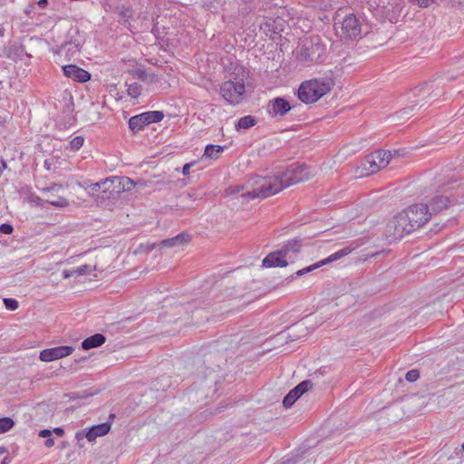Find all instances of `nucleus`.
<instances>
[{
	"mask_svg": "<svg viewBox=\"0 0 464 464\" xmlns=\"http://www.w3.org/2000/svg\"><path fill=\"white\" fill-rule=\"evenodd\" d=\"M47 4H48V0H39L38 1V5L41 8H45L47 6Z\"/></svg>",
	"mask_w": 464,
	"mask_h": 464,
	"instance_id": "obj_56",
	"label": "nucleus"
},
{
	"mask_svg": "<svg viewBox=\"0 0 464 464\" xmlns=\"http://www.w3.org/2000/svg\"><path fill=\"white\" fill-rule=\"evenodd\" d=\"M284 20L271 17H265L264 21L260 23V30H262L266 36H269L272 40H276L280 37V33L283 31Z\"/></svg>",
	"mask_w": 464,
	"mask_h": 464,
	"instance_id": "obj_14",
	"label": "nucleus"
},
{
	"mask_svg": "<svg viewBox=\"0 0 464 464\" xmlns=\"http://www.w3.org/2000/svg\"><path fill=\"white\" fill-rule=\"evenodd\" d=\"M115 417L114 414H110L109 419H113Z\"/></svg>",
	"mask_w": 464,
	"mask_h": 464,
	"instance_id": "obj_60",
	"label": "nucleus"
},
{
	"mask_svg": "<svg viewBox=\"0 0 464 464\" xmlns=\"http://www.w3.org/2000/svg\"><path fill=\"white\" fill-rule=\"evenodd\" d=\"M244 186H235L227 188L225 192L227 195H236L240 193V197L244 199V201L248 202L251 198H247L246 197L244 196V194L252 191L253 189L247 190L246 192L244 191Z\"/></svg>",
	"mask_w": 464,
	"mask_h": 464,
	"instance_id": "obj_31",
	"label": "nucleus"
},
{
	"mask_svg": "<svg viewBox=\"0 0 464 464\" xmlns=\"http://www.w3.org/2000/svg\"><path fill=\"white\" fill-rule=\"evenodd\" d=\"M45 202L56 208H65L69 206V201L61 196L54 197L52 195V197L46 199Z\"/></svg>",
	"mask_w": 464,
	"mask_h": 464,
	"instance_id": "obj_30",
	"label": "nucleus"
},
{
	"mask_svg": "<svg viewBox=\"0 0 464 464\" xmlns=\"http://www.w3.org/2000/svg\"><path fill=\"white\" fill-rule=\"evenodd\" d=\"M313 382L310 380H305L301 382L298 385L295 387V390L298 391V393L303 395L304 392L312 389Z\"/></svg>",
	"mask_w": 464,
	"mask_h": 464,
	"instance_id": "obj_36",
	"label": "nucleus"
},
{
	"mask_svg": "<svg viewBox=\"0 0 464 464\" xmlns=\"http://www.w3.org/2000/svg\"><path fill=\"white\" fill-rule=\"evenodd\" d=\"M29 201L38 207H43L44 203L45 202V200H44L43 198H41L39 196H37L35 194H31L29 196Z\"/></svg>",
	"mask_w": 464,
	"mask_h": 464,
	"instance_id": "obj_45",
	"label": "nucleus"
},
{
	"mask_svg": "<svg viewBox=\"0 0 464 464\" xmlns=\"http://www.w3.org/2000/svg\"><path fill=\"white\" fill-rule=\"evenodd\" d=\"M14 231V227L11 224L4 223L0 225V232L5 235H10Z\"/></svg>",
	"mask_w": 464,
	"mask_h": 464,
	"instance_id": "obj_46",
	"label": "nucleus"
},
{
	"mask_svg": "<svg viewBox=\"0 0 464 464\" xmlns=\"http://www.w3.org/2000/svg\"><path fill=\"white\" fill-rule=\"evenodd\" d=\"M461 447H462V450H463V451H464V442L462 443V446H461Z\"/></svg>",
	"mask_w": 464,
	"mask_h": 464,
	"instance_id": "obj_61",
	"label": "nucleus"
},
{
	"mask_svg": "<svg viewBox=\"0 0 464 464\" xmlns=\"http://www.w3.org/2000/svg\"><path fill=\"white\" fill-rule=\"evenodd\" d=\"M194 165V162L187 163L182 168V174L184 176H188L189 174V169L190 167Z\"/></svg>",
	"mask_w": 464,
	"mask_h": 464,
	"instance_id": "obj_51",
	"label": "nucleus"
},
{
	"mask_svg": "<svg viewBox=\"0 0 464 464\" xmlns=\"http://www.w3.org/2000/svg\"><path fill=\"white\" fill-rule=\"evenodd\" d=\"M24 12H25V14H30V12H31V9L26 8V9L24 10Z\"/></svg>",
	"mask_w": 464,
	"mask_h": 464,
	"instance_id": "obj_59",
	"label": "nucleus"
},
{
	"mask_svg": "<svg viewBox=\"0 0 464 464\" xmlns=\"http://www.w3.org/2000/svg\"><path fill=\"white\" fill-rule=\"evenodd\" d=\"M61 189H63V185L60 183H53L49 187H45L42 188L43 192H59Z\"/></svg>",
	"mask_w": 464,
	"mask_h": 464,
	"instance_id": "obj_44",
	"label": "nucleus"
},
{
	"mask_svg": "<svg viewBox=\"0 0 464 464\" xmlns=\"http://www.w3.org/2000/svg\"><path fill=\"white\" fill-rule=\"evenodd\" d=\"M119 9H120L119 15L121 18H124V19L128 20L129 18L131 17L132 10H131L130 7H126L124 5H121V7H119Z\"/></svg>",
	"mask_w": 464,
	"mask_h": 464,
	"instance_id": "obj_41",
	"label": "nucleus"
},
{
	"mask_svg": "<svg viewBox=\"0 0 464 464\" xmlns=\"http://www.w3.org/2000/svg\"><path fill=\"white\" fill-rule=\"evenodd\" d=\"M84 143V138L82 136H76L71 140L70 148L72 150L76 151L80 150Z\"/></svg>",
	"mask_w": 464,
	"mask_h": 464,
	"instance_id": "obj_37",
	"label": "nucleus"
},
{
	"mask_svg": "<svg viewBox=\"0 0 464 464\" xmlns=\"http://www.w3.org/2000/svg\"><path fill=\"white\" fill-rule=\"evenodd\" d=\"M257 121L255 116L246 115L240 118L237 123L235 124V128L237 130H248L249 128L255 126Z\"/></svg>",
	"mask_w": 464,
	"mask_h": 464,
	"instance_id": "obj_27",
	"label": "nucleus"
},
{
	"mask_svg": "<svg viewBox=\"0 0 464 464\" xmlns=\"http://www.w3.org/2000/svg\"><path fill=\"white\" fill-rule=\"evenodd\" d=\"M73 270H74V274L82 276V275H85L89 272L90 266L87 265H83V266H81Z\"/></svg>",
	"mask_w": 464,
	"mask_h": 464,
	"instance_id": "obj_48",
	"label": "nucleus"
},
{
	"mask_svg": "<svg viewBox=\"0 0 464 464\" xmlns=\"http://www.w3.org/2000/svg\"><path fill=\"white\" fill-rule=\"evenodd\" d=\"M5 306L7 310L14 311L18 308V302L13 298H4Z\"/></svg>",
	"mask_w": 464,
	"mask_h": 464,
	"instance_id": "obj_39",
	"label": "nucleus"
},
{
	"mask_svg": "<svg viewBox=\"0 0 464 464\" xmlns=\"http://www.w3.org/2000/svg\"><path fill=\"white\" fill-rule=\"evenodd\" d=\"M303 246V240L301 238L295 237L294 239L288 240L280 250L283 252L285 257H291L292 255H296L300 252Z\"/></svg>",
	"mask_w": 464,
	"mask_h": 464,
	"instance_id": "obj_20",
	"label": "nucleus"
},
{
	"mask_svg": "<svg viewBox=\"0 0 464 464\" xmlns=\"http://www.w3.org/2000/svg\"><path fill=\"white\" fill-rule=\"evenodd\" d=\"M310 172L305 164L294 163L283 172L273 176L256 177L252 191L244 194L247 198H266L284 188L308 179Z\"/></svg>",
	"mask_w": 464,
	"mask_h": 464,
	"instance_id": "obj_1",
	"label": "nucleus"
},
{
	"mask_svg": "<svg viewBox=\"0 0 464 464\" xmlns=\"http://www.w3.org/2000/svg\"><path fill=\"white\" fill-rule=\"evenodd\" d=\"M302 395L295 388L292 389L283 399V406L290 408Z\"/></svg>",
	"mask_w": 464,
	"mask_h": 464,
	"instance_id": "obj_29",
	"label": "nucleus"
},
{
	"mask_svg": "<svg viewBox=\"0 0 464 464\" xmlns=\"http://www.w3.org/2000/svg\"><path fill=\"white\" fill-rule=\"evenodd\" d=\"M425 202L431 215L440 214L457 205L464 204V185L453 175L444 179H438L431 188L430 195L426 196Z\"/></svg>",
	"mask_w": 464,
	"mask_h": 464,
	"instance_id": "obj_2",
	"label": "nucleus"
},
{
	"mask_svg": "<svg viewBox=\"0 0 464 464\" xmlns=\"http://www.w3.org/2000/svg\"><path fill=\"white\" fill-rule=\"evenodd\" d=\"M224 151V147L220 145L208 144L204 150V157L208 159H218L219 154Z\"/></svg>",
	"mask_w": 464,
	"mask_h": 464,
	"instance_id": "obj_28",
	"label": "nucleus"
},
{
	"mask_svg": "<svg viewBox=\"0 0 464 464\" xmlns=\"http://www.w3.org/2000/svg\"><path fill=\"white\" fill-rule=\"evenodd\" d=\"M401 212L391 218L385 226L384 235L390 242L401 239L404 236L412 232Z\"/></svg>",
	"mask_w": 464,
	"mask_h": 464,
	"instance_id": "obj_8",
	"label": "nucleus"
},
{
	"mask_svg": "<svg viewBox=\"0 0 464 464\" xmlns=\"http://www.w3.org/2000/svg\"><path fill=\"white\" fill-rule=\"evenodd\" d=\"M14 426V421L10 417L0 418V434L9 431Z\"/></svg>",
	"mask_w": 464,
	"mask_h": 464,
	"instance_id": "obj_32",
	"label": "nucleus"
},
{
	"mask_svg": "<svg viewBox=\"0 0 464 464\" xmlns=\"http://www.w3.org/2000/svg\"><path fill=\"white\" fill-rule=\"evenodd\" d=\"M57 436L62 437L64 434V430L61 427L54 428L53 430Z\"/></svg>",
	"mask_w": 464,
	"mask_h": 464,
	"instance_id": "obj_53",
	"label": "nucleus"
},
{
	"mask_svg": "<svg viewBox=\"0 0 464 464\" xmlns=\"http://www.w3.org/2000/svg\"><path fill=\"white\" fill-rule=\"evenodd\" d=\"M112 192L108 185H103L102 189L99 194L96 195V203L98 206H107L109 202L115 201L116 199H112Z\"/></svg>",
	"mask_w": 464,
	"mask_h": 464,
	"instance_id": "obj_25",
	"label": "nucleus"
},
{
	"mask_svg": "<svg viewBox=\"0 0 464 464\" xmlns=\"http://www.w3.org/2000/svg\"><path fill=\"white\" fill-rule=\"evenodd\" d=\"M420 377V372L418 370H411L409 371L406 375H405V379L410 382H413L415 381H417Z\"/></svg>",
	"mask_w": 464,
	"mask_h": 464,
	"instance_id": "obj_43",
	"label": "nucleus"
},
{
	"mask_svg": "<svg viewBox=\"0 0 464 464\" xmlns=\"http://www.w3.org/2000/svg\"><path fill=\"white\" fill-rule=\"evenodd\" d=\"M105 342L106 337L102 334H95L84 339L82 342L81 346L83 350H90L102 345Z\"/></svg>",
	"mask_w": 464,
	"mask_h": 464,
	"instance_id": "obj_22",
	"label": "nucleus"
},
{
	"mask_svg": "<svg viewBox=\"0 0 464 464\" xmlns=\"http://www.w3.org/2000/svg\"><path fill=\"white\" fill-rule=\"evenodd\" d=\"M392 159L390 150H377L368 155L362 167L367 171V174H372L379 171L381 169L385 168Z\"/></svg>",
	"mask_w": 464,
	"mask_h": 464,
	"instance_id": "obj_10",
	"label": "nucleus"
},
{
	"mask_svg": "<svg viewBox=\"0 0 464 464\" xmlns=\"http://www.w3.org/2000/svg\"><path fill=\"white\" fill-rule=\"evenodd\" d=\"M189 239H190V237H189V236L188 234L181 233V234H179L176 237L161 240L159 243V246L160 247L170 248V247L181 246L184 243L188 242Z\"/></svg>",
	"mask_w": 464,
	"mask_h": 464,
	"instance_id": "obj_21",
	"label": "nucleus"
},
{
	"mask_svg": "<svg viewBox=\"0 0 464 464\" xmlns=\"http://www.w3.org/2000/svg\"><path fill=\"white\" fill-rule=\"evenodd\" d=\"M5 52L7 57L13 60L21 59L24 55L29 56L24 46L22 44H11L6 48Z\"/></svg>",
	"mask_w": 464,
	"mask_h": 464,
	"instance_id": "obj_24",
	"label": "nucleus"
},
{
	"mask_svg": "<svg viewBox=\"0 0 464 464\" xmlns=\"http://www.w3.org/2000/svg\"><path fill=\"white\" fill-rule=\"evenodd\" d=\"M334 28L341 37L347 39L356 40L361 38L363 34H368V30L363 28L362 22L353 14L345 15L341 22H335Z\"/></svg>",
	"mask_w": 464,
	"mask_h": 464,
	"instance_id": "obj_6",
	"label": "nucleus"
},
{
	"mask_svg": "<svg viewBox=\"0 0 464 464\" xmlns=\"http://www.w3.org/2000/svg\"><path fill=\"white\" fill-rule=\"evenodd\" d=\"M326 48L319 36H312L302 42L297 52V58L305 63H321L325 55Z\"/></svg>",
	"mask_w": 464,
	"mask_h": 464,
	"instance_id": "obj_5",
	"label": "nucleus"
},
{
	"mask_svg": "<svg viewBox=\"0 0 464 464\" xmlns=\"http://www.w3.org/2000/svg\"><path fill=\"white\" fill-rule=\"evenodd\" d=\"M220 93L229 104H237L245 93V84L243 82L227 81L220 86Z\"/></svg>",
	"mask_w": 464,
	"mask_h": 464,
	"instance_id": "obj_12",
	"label": "nucleus"
},
{
	"mask_svg": "<svg viewBox=\"0 0 464 464\" xmlns=\"http://www.w3.org/2000/svg\"><path fill=\"white\" fill-rule=\"evenodd\" d=\"M52 433L53 431L48 430V429H44V430H42L40 432H39V436L42 437V438H49L52 436Z\"/></svg>",
	"mask_w": 464,
	"mask_h": 464,
	"instance_id": "obj_50",
	"label": "nucleus"
},
{
	"mask_svg": "<svg viewBox=\"0 0 464 464\" xmlns=\"http://www.w3.org/2000/svg\"><path fill=\"white\" fill-rule=\"evenodd\" d=\"M63 71L66 77L79 82H86L91 79L89 72L75 64L64 65L63 66Z\"/></svg>",
	"mask_w": 464,
	"mask_h": 464,
	"instance_id": "obj_18",
	"label": "nucleus"
},
{
	"mask_svg": "<svg viewBox=\"0 0 464 464\" xmlns=\"http://www.w3.org/2000/svg\"><path fill=\"white\" fill-rule=\"evenodd\" d=\"M142 87L138 82H132L128 85L127 92L131 98H138L141 93Z\"/></svg>",
	"mask_w": 464,
	"mask_h": 464,
	"instance_id": "obj_33",
	"label": "nucleus"
},
{
	"mask_svg": "<svg viewBox=\"0 0 464 464\" xmlns=\"http://www.w3.org/2000/svg\"><path fill=\"white\" fill-rule=\"evenodd\" d=\"M155 247V244H147L145 246L140 245V248L142 252H150Z\"/></svg>",
	"mask_w": 464,
	"mask_h": 464,
	"instance_id": "obj_49",
	"label": "nucleus"
},
{
	"mask_svg": "<svg viewBox=\"0 0 464 464\" xmlns=\"http://www.w3.org/2000/svg\"><path fill=\"white\" fill-rule=\"evenodd\" d=\"M102 184L108 185V187L111 188V191L112 192V199H118L121 193L124 192L123 189H121V177L107 178L103 179Z\"/></svg>",
	"mask_w": 464,
	"mask_h": 464,
	"instance_id": "obj_23",
	"label": "nucleus"
},
{
	"mask_svg": "<svg viewBox=\"0 0 464 464\" xmlns=\"http://www.w3.org/2000/svg\"><path fill=\"white\" fill-rule=\"evenodd\" d=\"M111 428L109 421L98 425L92 426L87 431L81 430L75 435V438L80 440L86 438L89 441H93L96 438L106 435Z\"/></svg>",
	"mask_w": 464,
	"mask_h": 464,
	"instance_id": "obj_15",
	"label": "nucleus"
},
{
	"mask_svg": "<svg viewBox=\"0 0 464 464\" xmlns=\"http://www.w3.org/2000/svg\"><path fill=\"white\" fill-rule=\"evenodd\" d=\"M442 93V90L439 86H435L433 82H425L416 86L409 93L410 104L396 112L395 117L398 120L408 119L417 107L420 109L431 101L437 100Z\"/></svg>",
	"mask_w": 464,
	"mask_h": 464,
	"instance_id": "obj_3",
	"label": "nucleus"
},
{
	"mask_svg": "<svg viewBox=\"0 0 464 464\" xmlns=\"http://www.w3.org/2000/svg\"><path fill=\"white\" fill-rule=\"evenodd\" d=\"M334 85V82L331 78H320L305 81L299 86L297 90V97L305 104L314 103L328 93Z\"/></svg>",
	"mask_w": 464,
	"mask_h": 464,
	"instance_id": "obj_4",
	"label": "nucleus"
},
{
	"mask_svg": "<svg viewBox=\"0 0 464 464\" xmlns=\"http://www.w3.org/2000/svg\"><path fill=\"white\" fill-rule=\"evenodd\" d=\"M353 250V247L351 246H345L340 250H338L337 252L330 255L327 258L325 259H323L314 265H311L309 266H306L303 269H300L298 270L297 272H295V274H293L292 276H290L287 280H293L294 278H295V276H302L307 273H310L312 271H314V269H317L326 264H329V263H332L334 261H336L345 256H347L348 254H350L352 251Z\"/></svg>",
	"mask_w": 464,
	"mask_h": 464,
	"instance_id": "obj_13",
	"label": "nucleus"
},
{
	"mask_svg": "<svg viewBox=\"0 0 464 464\" xmlns=\"http://www.w3.org/2000/svg\"><path fill=\"white\" fill-rule=\"evenodd\" d=\"M403 0H388V4L385 5L384 2L382 5L378 4L379 6L383 8V14H389L392 13L401 12L402 7Z\"/></svg>",
	"mask_w": 464,
	"mask_h": 464,
	"instance_id": "obj_26",
	"label": "nucleus"
},
{
	"mask_svg": "<svg viewBox=\"0 0 464 464\" xmlns=\"http://www.w3.org/2000/svg\"><path fill=\"white\" fill-rule=\"evenodd\" d=\"M63 275L64 278H69V277H71L72 276L74 275V270H72V271H70V270H63Z\"/></svg>",
	"mask_w": 464,
	"mask_h": 464,
	"instance_id": "obj_55",
	"label": "nucleus"
},
{
	"mask_svg": "<svg viewBox=\"0 0 464 464\" xmlns=\"http://www.w3.org/2000/svg\"><path fill=\"white\" fill-rule=\"evenodd\" d=\"M164 118L160 111H150L135 116L129 120V128L133 133L141 130L145 126L150 123L160 122Z\"/></svg>",
	"mask_w": 464,
	"mask_h": 464,
	"instance_id": "obj_11",
	"label": "nucleus"
},
{
	"mask_svg": "<svg viewBox=\"0 0 464 464\" xmlns=\"http://www.w3.org/2000/svg\"><path fill=\"white\" fill-rule=\"evenodd\" d=\"M47 440H45L44 442V445L47 447V448H52L53 445H54V440L53 438L49 437V438H46Z\"/></svg>",
	"mask_w": 464,
	"mask_h": 464,
	"instance_id": "obj_54",
	"label": "nucleus"
},
{
	"mask_svg": "<svg viewBox=\"0 0 464 464\" xmlns=\"http://www.w3.org/2000/svg\"><path fill=\"white\" fill-rule=\"evenodd\" d=\"M294 106L283 97H276L271 100L267 105V111L270 116H285L287 112L293 109Z\"/></svg>",
	"mask_w": 464,
	"mask_h": 464,
	"instance_id": "obj_17",
	"label": "nucleus"
},
{
	"mask_svg": "<svg viewBox=\"0 0 464 464\" xmlns=\"http://www.w3.org/2000/svg\"><path fill=\"white\" fill-rule=\"evenodd\" d=\"M73 348L69 345L57 346L54 348L44 349L40 353L39 358L42 362H53L70 355Z\"/></svg>",
	"mask_w": 464,
	"mask_h": 464,
	"instance_id": "obj_16",
	"label": "nucleus"
},
{
	"mask_svg": "<svg viewBox=\"0 0 464 464\" xmlns=\"http://www.w3.org/2000/svg\"><path fill=\"white\" fill-rule=\"evenodd\" d=\"M262 265L265 267H285L288 265L286 257L283 252L278 249L268 254L262 261Z\"/></svg>",
	"mask_w": 464,
	"mask_h": 464,
	"instance_id": "obj_19",
	"label": "nucleus"
},
{
	"mask_svg": "<svg viewBox=\"0 0 464 464\" xmlns=\"http://www.w3.org/2000/svg\"><path fill=\"white\" fill-rule=\"evenodd\" d=\"M7 452H8V450L5 447L0 446V455L7 453Z\"/></svg>",
	"mask_w": 464,
	"mask_h": 464,
	"instance_id": "obj_58",
	"label": "nucleus"
},
{
	"mask_svg": "<svg viewBox=\"0 0 464 464\" xmlns=\"http://www.w3.org/2000/svg\"><path fill=\"white\" fill-rule=\"evenodd\" d=\"M121 189L123 191H130L134 187V182L128 177H121Z\"/></svg>",
	"mask_w": 464,
	"mask_h": 464,
	"instance_id": "obj_38",
	"label": "nucleus"
},
{
	"mask_svg": "<svg viewBox=\"0 0 464 464\" xmlns=\"http://www.w3.org/2000/svg\"><path fill=\"white\" fill-rule=\"evenodd\" d=\"M11 462V459L9 457H5L0 464H9Z\"/></svg>",
	"mask_w": 464,
	"mask_h": 464,
	"instance_id": "obj_57",
	"label": "nucleus"
},
{
	"mask_svg": "<svg viewBox=\"0 0 464 464\" xmlns=\"http://www.w3.org/2000/svg\"><path fill=\"white\" fill-rule=\"evenodd\" d=\"M96 393H97L96 392H91L89 390H85V391H82V392H78L70 393V394H68V396L71 400L85 399V398L93 396Z\"/></svg>",
	"mask_w": 464,
	"mask_h": 464,
	"instance_id": "obj_35",
	"label": "nucleus"
},
{
	"mask_svg": "<svg viewBox=\"0 0 464 464\" xmlns=\"http://www.w3.org/2000/svg\"><path fill=\"white\" fill-rule=\"evenodd\" d=\"M103 183V180L100 181V182H96V183H92L89 186V193L92 196H95V194L97 192L100 193V191L102 189V187L104 184Z\"/></svg>",
	"mask_w": 464,
	"mask_h": 464,
	"instance_id": "obj_42",
	"label": "nucleus"
},
{
	"mask_svg": "<svg viewBox=\"0 0 464 464\" xmlns=\"http://www.w3.org/2000/svg\"><path fill=\"white\" fill-rule=\"evenodd\" d=\"M217 383L216 375L200 377L193 382L189 393L192 395L195 392L198 401L207 400L216 393Z\"/></svg>",
	"mask_w": 464,
	"mask_h": 464,
	"instance_id": "obj_9",
	"label": "nucleus"
},
{
	"mask_svg": "<svg viewBox=\"0 0 464 464\" xmlns=\"http://www.w3.org/2000/svg\"><path fill=\"white\" fill-rule=\"evenodd\" d=\"M401 213L412 232L423 227L432 217L426 203L411 205L402 210Z\"/></svg>",
	"mask_w": 464,
	"mask_h": 464,
	"instance_id": "obj_7",
	"label": "nucleus"
},
{
	"mask_svg": "<svg viewBox=\"0 0 464 464\" xmlns=\"http://www.w3.org/2000/svg\"><path fill=\"white\" fill-rule=\"evenodd\" d=\"M60 51L65 53L66 54H68L69 53L73 54L74 53L80 51L79 44L72 42H66L60 47Z\"/></svg>",
	"mask_w": 464,
	"mask_h": 464,
	"instance_id": "obj_34",
	"label": "nucleus"
},
{
	"mask_svg": "<svg viewBox=\"0 0 464 464\" xmlns=\"http://www.w3.org/2000/svg\"><path fill=\"white\" fill-rule=\"evenodd\" d=\"M132 76L135 79H138L140 81L145 82L147 79V72L143 69L138 68L131 72Z\"/></svg>",
	"mask_w": 464,
	"mask_h": 464,
	"instance_id": "obj_40",
	"label": "nucleus"
},
{
	"mask_svg": "<svg viewBox=\"0 0 464 464\" xmlns=\"http://www.w3.org/2000/svg\"><path fill=\"white\" fill-rule=\"evenodd\" d=\"M296 459L295 458H287L286 459H284L279 464H295Z\"/></svg>",
	"mask_w": 464,
	"mask_h": 464,
	"instance_id": "obj_52",
	"label": "nucleus"
},
{
	"mask_svg": "<svg viewBox=\"0 0 464 464\" xmlns=\"http://www.w3.org/2000/svg\"><path fill=\"white\" fill-rule=\"evenodd\" d=\"M411 3L418 5L420 7H428L435 2V0H410Z\"/></svg>",
	"mask_w": 464,
	"mask_h": 464,
	"instance_id": "obj_47",
	"label": "nucleus"
}]
</instances>
